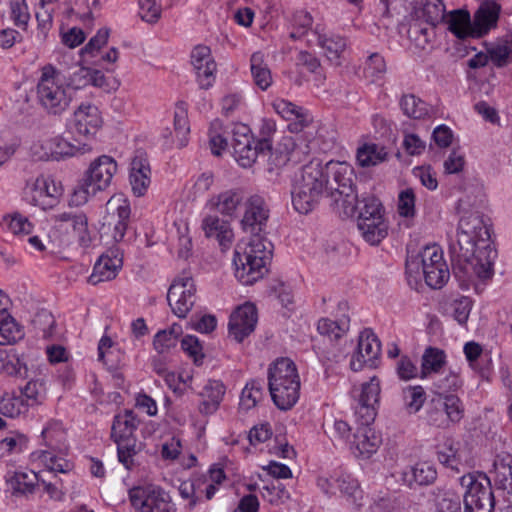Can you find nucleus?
Returning a JSON list of instances; mask_svg holds the SVG:
<instances>
[{
  "label": "nucleus",
  "instance_id": "f257e3e1",
  "mask_svg": "<svg viewBox=\"0 0 512 512\" xmlns=\"http://www.w3.org/2000/svg\"><path fill=\"white\" fill-rule=\"evenodd\" d=\"M453 273L461 282L493 275L497 256L492 246L490 228L479 212L461 217L458 223L457 243L450 246Z\"/></svg>",
  "mask_w": 512,
  "mask_h": 512
},
{
  "label": "nucleus",
  "instance_id": "f03ea898",
  "mask_svg": "<svg viewBox=\"0 0 512 512\" xmlns=\"http://www.w3.org/2000/svg\"><path fill=\"white\" fill-rule=\"evenodd\" d=\"M244 206L241 225L251 237L248 242L242 241L236 245L233 263L238 280L244 285H252L267 273V265L272 259L273 244L260 235L269 218L265 199L255 194L245 201Z\"/></svg>",
  "mask_w": 512,
  "mask_h": 512
},
{
  "label": "nucleus",
  "instance_id": "7ed1b4c3",
  "mask_svg": "<svg viewBox=\"0 0 512 512\" xmlns=\"http://www.w3.org/2000/svg\"><path fill=\"white\" fill-rule=\"evenodd\" d=\"M329 180L324 174L319 159H312L302 167L300 177L295 181L291 191L292 204L300 214H308L320 202L328 189Z\"/></svg>",
  "mask_w": 512,
  "mask_h": 512
},
{
  "label": "nucleus",
  "instance_id": "20e7f679",
  "mask_svg": "<svg viewBox=\"0 0 512 512\" xmlns=\"http://www.w3.org/2000/svg\"><path fill=\"white\" fill-rule=\"evenodd\" d=\"M268 388L274 404L280 410H289L297 403L300 378L291 359L279 358L270 365Z\"/></svg>",
  "mask_w": 512,
  "mask_h": 512
},
{
  "label": "nucleus",
  "instance_id": "39448f33",
  "mask_svg": "<svg viewBox=\"0 0 512 512\" xmlns=\"http://www.w3.org/2000/svg\"><path fill=\"white\" fill-rule=\"evenodd\" d=\"M438 269V277L428 275L429 287L442 288L450 277L447 263L443 258V252L437 245H427L422 250L408 251L406 258V276L411 287L416 286L421 280V271L426 269Z\"/></svg>",
  "mask_w": 512,
  "mask_h": 512
},
{
  "label": "nucleus",
  "instance_id": "423d86ee",
  "mask_svg": "<svg viewBox=\"0 0 512 512\" xmlns=\"http://www.w3.org/2000/svg\"><path fill=\"white\" fill-rule=\"evenodd\" d=\"M117 172L116 161L107 155H102L91 162L82 180L74 189L71 202L76 205L85 204L88 199L99 191L107 189Z\"/></svg>",
  "mask_w": 512,
  "mask_h": 512
},
{
  "label": "nucleus",
  "instance_id": "0eeeda50",
  "mask_svg": "<svg viewBox=\"0 0 512 512\" xmlns=\"http://www.w3.org/2000/svg\"><path fill=\"white\" fill-rule=\"evenodd\" d=\"M64 79L65 77L52 65H46L41 69L37 84V99L50 114H61L69 106L71 95Z\"/></svg>",
  "mask_w": 512,
  "mask_h": 512
},
{
  "label": "nucleus",
  "instance_id": "6e6552de",
  "mask_svg": "<svg viewBox=\"0 0 512 512\" xmlns=\"http://www.w3.org/2000/svg\"><path fill=\"white\" fill-rule=\"evenodd\" d=\"M357 228L362 238L370 245H378L388 235V223L384 207L374 196H365L356 201Z\"/></svg>",
  "mask_w": 512,
  "mask_h": 512
},
{
  "label": "nucleus",
  "instance_id": "1a4fd4ad",
  "mask_svg": "<svg viewBox=\"0 0 512 512\" xmlns=\"http://www.w3.org/2000/svg\"><path fill=\"white\" fill-rule=\"evenodd\" d=\"M329 180L328 189L331 196L339 195L335 202H342L346 214L355 213V203L360 200L354 186L353 168L346 162L329 161L323 167Z\"/></svg>",
  "mask_w": 512,
  "mask_h": 512
},
{
  "label": "nucleus",
  "instance_id": "9d476101",
  "mask_svg": "<svg viewBox=\"0 0 512 512\" xmlns=\"http://www.w3.org/2000/svg\"><path fill=\"white\" fill-rule=\"evenodd\" d=\"M466 489L463 496L464 512H493L495 497L490 479L480 472L468 473L460 478Z\"/></svg>",
  "mask_w": 512,
  "mask_h": 512
},
{
  "label": "nucleus",
  "instance_id": "9b49d317",
  "mask_svg": "<svg viewBox=\"0 0 512 512\" xmlns=\"http://www.w3.org/2000/svg\"><path fill=\"white\" fill-rule=\"evenodd\" d=\"M129 499L139 512H176L169 492L158 485L133 487L129 490Z\"/></svg>",
  "mask_w": 512,
  "mask_h": 512
},
{
  "label": "nucleus",
  "instance_id": "f8f14e48",
  "mask_svg": "<svg viewBox=\"0 0 512 512\" xmlns=\"http://www.w3.org/2000/svg\"><path fill=\"white\" fill-rule=\"evenodd\" d=\"M89 149L90 146L85 141L75 139L74 142H70L59 135L39 140L31 146V152L38 160H60L83 154Z\"/></svg>",
  "mask_w": 512,
  "mask_h": 512
},
{
  "label": "nucleus",
  "instance_id": "ddd939ff",
  "mask_svg": "<svg viewBox=\"0 0 512 512\" xmlns=\"http://www.w3.org/2000/svg\"><path fill=\"white\" fill-rule=\"evenodd\" d=\"M380 391V380L377 377L363 383L360 389H353L354 411L359 423L371 424L375 420Z\"/></svg>",
  "mask_w": 512,
  "mask_h": 512
},
{
  "label": "nucleus",
  "instance_id": "4468645a",
  "mask_svg": "<svg viewBox=\"0 0 512 512\" xmlns=\"http://www.w3.org/2000/svg\"><path fill=\"white\" fill-rule=\"evenodd\" d=\"M131 209L129 201L121 194L113 195L106 203V215L104 216L103 229L111 232L114 242L124 239Z\"/></svg>",
  "mask_w": 512,
  "mask_h": 512
},
{
  "label": "nucleus",
  "instance_id": "2eb2a0df",
  "mask_svg": "<svg viewBox=\"0 0 512 512\" xmlns=\"http://www.w3.org/2000/svg\"><path fill=\"white\" fill-rule=\"evenodd\" d=\"M196 287L189 276L175 279L167 293V301L173 313L184 318L196 302Z\"/></svg>",
  "mask_w": 512,
  "mask_h": 512
},
{
  "label": "nucleus",
  "instance_id": "dca6fc26",
  "mask_svg": "<svg viewBox=\"0 0 512 512\" xmlns=\"http://www.w3.org/2000/svg\"><path fill=\"white\" fill-rule=\"evenodd\" d=\"M232 147L236 161L244 168L251 167L259 154L258 143L254 140L251 129L243 123H236L231 130Z\"/></svg>",
  "mask_w": 512,
  "mask_h": 512
},
{
  "label": "nucleus",
  "instance_id": "f3484780",
  "mask_svg": "<svg viewBox=\"0 0 512 512\" xmlns=\"http://www.w3.org/2000/svg\"><path fill=\"white\" fill-rule=\"evenodd\" d=\"M309 45H318L322 48L327 59L335 64H340V58L347 47L346 39L340 35L327 33L323 25L317 24L311 30V38H307Z\"/></svg>",
  "mask_w": 512,
  "mask_h": 512
},
{
  "label": "nucleus",
  "instance_id": "a211bd4d",
  "mask_svg": "<svg viewBox=\"0 0 512 512\" xmlns=\"http://www.w3.org/2000/svg\"><path fill=\"white\" fill-rule=\"evenodd\" d=\"M258 315L255 305L246 303L239 306L230 316L228 323L229 336L242 342L255 329Z\"/></svg>",
  "mask_w": 512,
  "mask_h": 512
},
{
  "label": "nucleus",
  "instance_id": "6ab92c4d",
  "mask_svg": "<svg viewBox=\"0 0 512 512\" xmlns=\"http://www.w3.org/2000/svg\"><path fill=\"white\" fill-rule=\"evenodd\" d=\"M380 352L381 343L379 339L370 329H365L359 335L357 351L350 361L351 369L360 371L366 364L372 367Z\"/></svg>",
  "mask_w": 512,
  "mask_h": 512
},
{
  "label": "nucleus",
  "instance_id": "aec40b11",
  "mask_svg": "<svg viewBox=\"0 0 512 512\" xmlns=\"http://www.w3.org/2000/svg\"><path fill=\"white\" fill-rule=\"evenodd\" d=\"M191 64L200 88L209 89L215 82L216 63L208 46L198 45L191 52Z\"/></svg>",
  "mask_w": 512,
  "mask_h": 512
},
{
  "label": "nucleus",
  "instance_id": "412c9836",
  "mask_svg": "<svg viewBox=\"0 0 512 512\" xmlns=\"http://www.w3.org/2000/svg\"><path fill=\"white\" fill-rule=\"evenodd\" d=\"M275 112L286 121H289L288 130L292 133H300L313 121L312 116L305 108L285 99H276L272 103Z\"/></svg>",
  "mask_w": 512,
  "mask_h": 512
},
{
  "label": "nucleus",
  "instance_id": "4be33fe9",
  "mask_svg": "<svg viewBox=\"0 0 512 512\" xmlns=\"http://www.w3.org/2000/svg\"><path fill=\"white\" fill-rule=\"evenodd\" d=\"M129 182L135 196H143L151 183V168L147 153L143 150L135 151L130 163Z\"/></svg>",
  "mask_w": 512,
  "mask_h": 512
},
{
  "label": "nucleus",
  "instance_id": "5701e85b",
  "mask_svg": "<svg viewBox=\"0 0 512 512\" xmlns=\"http://www.w3.org/2000/svg\"><path fill=\"white\" fill-rule=\"evenodd\" d=\"M102 125L98 108L92 104H81L74 112L72 129L83 138L94 135Z\"/></svg>",
  "mask_w": 512,
  "mask_h": 512
},
{
  "label": "nucleus",
  "instance_id": "b1692460",
  "mask_svg": "<svg viewBox=\"0 0 512 512\" xmlns=\"http://www.w3.org/2000/svg\"><path fill=\"white\" fill-rule=\"evenodd\" d=\"M245 193L240 188H232L209 198L206 206L223 216L234 218L239 208L245 205Z\"/></svg>",
  "mask_w": 512,
  "mask_h": 512
},
{
  "label": "nucleus",
  "instance_id": "393cba45",
  "mask_svg": "<svg viewBox=\"0 0 512 512\" xmlns=\"http://www.w3.org/2000/svg\"><path fill=\"white\" fill-rule=\"evenodd\" d=\"M381 443V436L370 427V424L360 423V427L354 434L351 448L357 457L368 459L376 453Z\"/></svg>",
  "mask_w": 512,
  "mask_h": 512
},
{
  "label": "nucleus",
  "instance_id": "a878e982",
  "mask_svg": "<svg viewBox=\"0 0 512 512\" xmlns=\"http://www.w3.org/2000/svg\"><path fill=\"white\" fill-rule=\"evenodd\" d=\"M6 484L12 496L27 497L35 492L40 482L39 475L34 471L8 472L5 476Z\"/></svg>",
  "mask_w": 512,
  "mask_h": 512
},
{
  "label": "nucleus",
  "instance_id": "bb28decb",
  "mask_svg": "<svg viewBox=\"0 0 512 512\" xmlns=\"http://www.w3.org/2000/svg\"><path fill=\"white\" fill-rule=\"evenodd\" d=\"M402 481L410 488L431 485L437 479V471L429 462H419L406 467L401 473Z\"/></svg>",
  "mask_w": 512,
  "mask_h": 512
},
{
  "label": "nucleus",
  "instance_id": "cd10ccee",
  "mask_svg": "<svg viewBox=\"0 0 512 512\" xmlns=\"http://www.w3.org/2000/svg\"><path fill=\"white\" fill-rule=\"evenodd\" d=\"M202 229L208 238H216L223 250L229 248L233 239L230 223L217 215H208L202 220Z\"/></svg>",
  "mask_w": 512,
  "mask_h": 512
},
{
  "label": "nucleus",
  "instance_id": "c85d7f7f",
  "mask_svg": "<svg viewBox=\"0 0 512 512\" xmlns=\"http://www.w3.org/2000/svg\"><path fill=\"white\" fill-rule=\"evenodd\" d=\"M226 388L219 380H209L203 387L200 396L203 400L199 404V412L203 415L214 414L225 395Z\"/></svg>",
  "mask_w": 512,
  "mask_h": 512
},
{
  "label": "nucleus",
  "instance_id": "c756f323",
  "mask_svg": "<svg viewBox=\"0 0 512 512\" xmlns=\"http://www.w3.org/2000/svg\"><path fill=\"white\" fill-rule=\"evenodd\" d=\"M61 194V189L53 179L40 176L31 188V201L41 207L51 206L52 202Z\"/></svg>",
  "mask_w": 512,
  "mask_h": 512
},
{
  "label": "nucleus",
  "instance_id": "7c9ffc66",
  "mask_svg": "<svg viewBox=\"0 0 512 512\" xmlns=\"http://www.w3.org/2000/svg\"><path fill=\"white\" fill-rule=\"evenodd\" d=\"M122 267V259L117 255L110 256L103 254L94 265L93 272L89 277L92 285L114 279Z\"/></svg>",
  "mask_w": 512,
  "mask_h": 512
},
{
  "label": "nucleus",
  "instance_id": "2f4dec72",
  "mask_svg": "<svg viewBox=\"0 0 512 512\" xmlns=\"http://www.w3.org/2000/svg\"><path fill=\"white\" fill-rule=\"evenodd\" d=\"M139 425V420L132 410H125L114 417L111 438L113 441H121L135 438L134 433Z\"/></svg>",
  "mask_w": 512,
  "mask_h": 512
},
{
  "label": "nucleus",
  "instance_id": "473e14b6",
  "mask_svg": "<svg viewBox=\"0 0 512 512\" xmlns=\"http://www.w3.org/2000/svg\"><path fill=\"white\" fill-rule=\"evenodd\" d=\"M388 157L386 147L376 143H364L356 151L357 164L362 168L377 166L386 162Z\"/></svg>",
  "mask_w": 512,
  "mask_h": 512
},
{
  "label": "nucleus",
  "instance_id": "72a5a7b5",
  "mask_svg": "<svg viewBox=\"0 0 512 512\" xmlns=\"http://www.w3.org/2000/svg\"><path fill=\"white\" fill-rule=\"evenodd\" d=\"M437 455L441 464L459 471V466L463 463L461 444L459 442L450 438L446 439L441 445Z\"/></svg>",
  "mask_w": 512,
  "mask_h": 512
},
{
  "label": "nucleus",
  "instance_id": "f704fd0d",
  "mask_svg": "<svg viewBox=\"0 0 512 512\" xmlns=\"http://www.w3.org/2000/svg\"><path fill=\"white\" fill-rule=\"evenodd\" d=\"M250 68L254 83L263 91L272 84V75L268 65L264 62V55L255 52L250 58Z\"/></svg>",
  "mask_w": 512,
  "mask_h": 512
},
{
  "label": "nucleus",
  "instance_id": "c9c22d12",
  "mask_svg": "<svg viewBox=\"0 0 512 512\" xmlns=\"http://www.w3.org/2000/svg\"><path fill=\"white\" fill-rule=\"evenodd\" d=\"M444 23L457 38L464 39L471 33L470 14L465 10H453L446 13Z\"/></svg>",
  "mask_w": 512,
  "mask_h": 512
},
{
  "label": "nucleus",
  "instance_id": "e433bc0d",
  "mask_svg": "<svg viewBox=\"0 0 512 512\" xmlns=\"http://www.w3.org/2000/svg\"><path fill=\"white\" fill-rule=\"evenodd\" d=\"M44 444L51 451L62 452L66 449L65 446V432L62 424L58 421H51L42 430L41 433Z\"/></svg>",
  "mask_w": 512,
  "mask_h": 512
},
{
  "label": "nucleus",
  "instance_id": "4c0bfd02",
  "mask_svg": "<svg viewBox=\"0 0 512 512\" xmlns=\"http://www.w3.org/2000/svg\"><path fill=\"white\" fill-rule=\"evenodd\" d=\"M23 337L22 326L9 313L0 318V345L14 344Z\"/></svg>",
  "mask_w": 512,
  "mask_h": 512
},
{
  "label": "nucleus",
  "instance_id": "58836bf2",
  "mask_svg": "<svg viewBox=\"0 0 512 512\" xmlns=\"http://www.w3.org/2000/svg\"><path fill=\"white\" fill-rule=\"evenodd\" d=\"M500 5L496 2L486 1L475 14V24L484 31L494 27L499 18Z\"/></svg>",
  "mask_w": 512,
  "mask_h": 512
},
{
  "label": "nucleus",
  "instance_id": "ea45409f",
  "mask_svg": "<svg viewBox=\"0 0 512 512\" xmlns=\"http://www.w3.org/2000/svg\"><path fill=\"white\" fill-rule=\"evenodd\" d=\"M400 107L402 112L412 119H424L429 114V105L414 94L403 95Z\"/></svg>",
  "mask_w": 512,
  "mask_h": 512
},
{
  "label": "nucleus",
  "instance_id": "a19ab883",
  "mask_svg": "<svg viewBox=\"0 0 512 512\" xmlns=\"http://www.w3.org/2000/svg\"><path fill=\"white\" fill-rule=\"evenodd\" d=\"M426 400V392L422 386H407L402 389V401L409 414H415L423 407Z\"/></svg>",
  "mask_w": 512,
  "mask_h": 512
},
{
  "label": "nucleus",
  "instance_id": "79ce46f5",
  "mask_svg": "<svg viewBox=\"0 0 512 512\" xmlns=\"http://www.w3.org/2000/svg\"><path fill=\"white\" fill-rule=\"evenodd\" d=\"M349 323L350 319L346 315H343L337 321H332L328 318H322L318 321L317 330L320 334L337 340L349 330Z\"/></svg>",
  "mask_w": 512,
  "mask_h": 512
},
{
  "label": "nucleus",
  "instance_id": "37998d69",
  "mask_svg": "<svg viewBox=\"0 0 512 512\" xmlns=\"http://www.w3.org/2000/svg\"><path fill=\"white\" fill-rule=\"evenodd\" d=\"M445 364V354L442 350L428 347L423 356L421 363V378H426L431 373H437Z\"/></svg>",
  "mask_w": 512,
  "mask_h": 512
},
{
  "label": "nucleus",
  "instance_id": "c03bdc74",
  "mask_svg": "<svg viewBox=\"0 0 512 512\" xmlns=\"http://www.w3.org/2000/svg\"><path fill=\"white\" fill-rule=\"evenodd\" d=\"M21 396L24 398L25 405L34 406L41 404L46 396V388L42 381L31 380L21 388Z\"/></svg>",
  "mask_w": 512,
  "mask_h": 512
},
{
  "label": "nucleus",
  "instance_id": "a18cd8bd",
  "mask_svg": "<svg viewBox=\"0 0 512 512\" xmlns=\"http://www.w3.org/2000/svg\"><path fill=\"white\" fill-rule=\"evenodd\" d=\"M263 397V382L259 380H251L246 384L241 393L240 405L242 408L249 410L257 405Z\"/></svg>",
  "mask_w": 512,
  "mask_h": 512
},
{
  "label": "nucleus",
  "instance_id": "49530a36",
  "mask_svg": "<svg viewBox=\"0 0 512 512\" xmlns=\"http://www.w3.org/2000/svg\"><path fill=\"white\" fill-rule=\"evenodd\" d=\"M293 30L289 37L293 40H300L306 36H311L312 16L304 10L296 11L293 15Z\"/></svg>",
  "mask_w": 512,
  "mask_h": 512
},
{
  "label": "nucleus",
  "instance_id": "de8ad7c7",
  "mask_svg": "<svg viewBox=\"0 0 512 512\" xmlns=\"http://www.w3.org/2000/svg\"><path fill=\"white\" fill-rule=\"evenodd\" d=\"M207 482L206 476L195 477L186 481H183L178 490L180 496L189 500L190 508H193L199 501L198 492L200 491L203 484Z\"/></svg>",
  "mask_w": 512,
  "mask_h": 512
},
{
  "label": "nucleus",
  "instance_id": "09e8293b",
  "mask_svg": "<svg viewBox=\"0 0 512 512\" xmlns=\"http://www.w3.org/2000/svg\"><path fill=\"white\" fill-rule=\"evenodd\" d=\"M2 224L9 232L18 237L30 235L33 229L31 222L20 214L3 217Z\"/></svg>",
  "mask_w": 512,
  "mask_h": 512
},
{
  "label": "nucleus",
  "instance_id": "8fccbe9b",
  "mask_svg": "<svg viewBox=\"0 0 512 512\" xmlns=\"http://www.w3.org/2000/svg\"><path fill=\"white\" fill-rule=\"evenodd\" d=\"M422 16L432 26L443 23L446 18V9L443 1L426 0L422 8Z\"/></svg>",
  "mask_w": 512,
  "mask_h": 512
},
{
  "label": "nucleus",
  "instance_id": "3c124183",
  "mask_svg": "<svg viewBox=\"0 0 512 512\" xmlns=\"http://www.w3.org/2000/svg\"><path fill=\"white\" fill-rule=\"evenodd\" d=\"M57 0H40L39 7L35 12L38 22V29L46 35L52 27L53 13L56 8Z\"/></svg>",
  "mask_w": 512,
  "mask_h": 512
},
{
  "label": "nucleus",
  "instance_id": "603ef678",
  "mask_svg": "<svg viewBox=\"0 0 512 512\" xmlns=\"http://www.w3.org/2000/svg\"><path fill=\"white\" fill-rule=\"evenodd\" d=\"M85 217L86 215L82 212L65 211L53 215L52 220L54 222L55 229L58 231L68 232L69 229H72L74 232L79 226L77 223L84 220Z\"/></svg>",
  "mask_w": 512,
  "mask_h": 512
},
{
  "label": "nucleus",
  "instance_id": "864d4df0",
  "mask_svg": "<svg viewBox=\"0 0 512 512\" xmlns=\"http://www.w3.org/2000/svg\"><path fill=\"white\" fill-rule=\"evenodd\" d=\"M494 468L496 486L512 494V460L510 459L508 462L504 460L495 462Z\"/></svg>",
  "mask_w": 512,
  "mask_h": 512
},
{
  "label": "nucleus",
  "instance_id": "5fc2aeb1",
  "mask_svg": "<svg viewBox=\"0 0 512 512\" xmlns=\"http://www.w3.org/2000/svg\"><path fill=\"white\" fill-rule=\"evenodd\" d=\"M426 420L430 425L446 428L449 426L450 422L447 417V413L444 411L442 407V403L438 399V397L433 398L426 410Z\"/></svg>",
  "mask_w": 512,
  "mask_h": 512
},
{
  "label": "nucleus",
  "instance_id": "6e6d98bb",
  "mask_svg": "<svg viewBox=\"0 0 512 512\" xmlns=\"http://www.w3.org/2000/svg\"><path fill=\"white\" fill-rule=\"evenodd\" d=\"M438 399L442 403L444 411L447 413L449 422H459L463 417V407L461 400L454 394H445L438 396Z\"/></svg>",
  "mask_w": 512,
  "mask_h": 512
},
{
  "label": "nucleus",
  "instance_id": "4d7b16f0",
  "mask_svg": "<svg viewBox=\"0 0 512 512\" xmlns=\"http://www.w3.org/2000/svg\"><path fill=\"white\" fill-rule=\"evenodd\" d=\"M136 442V438L115 441L117 444L118 460L129 470L133 467L134 456L138 452Z\"/></svg>",
  "mask_w": 512,
  "mask_h": 512
},
{
  "label": "nucleus",
  "instance_id": "13d9d810",
  "mask_svg": "<svg viewBox=\"0 0 512 512\" xmlns=\"http://www.w3.org/2000/svg\"><path fill=\"white\" fill-rule=\"evenodd\" d=\"M276 132V123L272 119L264 118L261 120L259 128L260 138L257 140L258 149L261 154H266L272 149V137Z\"/></svg>",
  "mask_w": 512,
  "mask_h": 512
},
{
  "label": "nucleus",
  "instance_id": "bf43d9fd",
  "mask_svg": "<svg viewBox=\"0 0 512 512\" xmlns=\"http://www.w3.org/2000/svg\"><path fill=\"white\" fill-rule=\"evenodd\" d=\"M386 73V62L379 53H372L366 60L364 75L372 82L383 78Z\"/></svg>",
  "mask_w": 512,
  "mask_h": 512
},
{
  "label": "nucleus",
  "instance_id": "052dcab7",
  "mask_svg": "<svg viewBox=\"0 0 512 512\" xmlns=\"http://www.w3.org/2000/svg\"><path fill=\"white\" fill-rule=\"evenodd\" d=\"M263 498L271 504L283 503L290 498L289 491L278 480L272 481L263 487L261 492Z\"/></svg>",
  "mask_w": 512,
  "mask_h": 512
},
{
  "label": "nucleus",
  "instance_id": "680f3d73",
  "mask_svg": "<svg viewBox=\"0 0 512 512\" xmlns=\"http://www.w3.org/2000/svg\"><path fill=\"white\" fill-rule=\"evenodd\" d=\"M10 16L17 27L26 29L30 20V13L26 0H11Z\"/></svg>",
  "mask_w": 512,
  "mask_h": 512
},
{
  "label": "nucleus",
  "instance_id": "e2e57ef3",
  "mask_svg": "<svg viewBox=\"0 0 512 512\" xmlns=\"http://www.w3.org/2000/svg\"><path fill=\"white\" fill-rule=\"evenodd\" d=\"M54 451L43 450L40 452L39 459L50 472L66 473L70 470V463L64 458L57 457Z\"/></svg>",
  "mask_w": 512,
  "mask_h": 512
},
{
  "label": "nucleus",
  "instance_id": "0e129e2a",
  "mask_svg": "<svg viewBox=\"0 0 512 512\" xmlns=\"http://www.w3.org/2000/svg\"><path fill=\"white\" fill-rule=\"evenodd\" d=\"M26 408L21 397L5 395L0 399V413L7 417H16Z\"/></svg>",
  "mask_w": 512,
  "mask_h": 512
},
{
  "label": "nucleus",
  "instance_id": "69168bd1",
  "mask_svg": "<svg viewBox=\"0 0 512 512\" xmlns=\"http://www.w3.org/2000/svg\"><path fill=\"white\" fill-rule=\"evenodd\" d=\"M415 193L412 188L402 190L398 195V212L403 217H413L415 215Z\"/></svg>",
  "mask_w": 512,
  "mask_h": 512
},
{
  "label": "nucleus",
  "instance_id": "338daca9",
  "mask_svg": "<svg viewBox=\"0 0 512 512\" xmlns=\"http://www.w3.org/2000/svg\"><path fill=\"white\" fill-rule=\"evenodd\" d=\"M435 512H461L460 497L452 492H444L436 499Z\"/></svg>",
  "mask_w": 512,
  "mask_h": 512
},
{
  "label": "nucleus",
  "instance_id": "774afa93",
  "mask_svg": "<svg viewBox=\"0 0 512 512\" xmlns=\"http://www.w3.org/2000/svg\"><path fill=\"white\" fill-rule=\"evenodd\" d=\"M493 64L497 67H505L512 61V49L498 42L488 50Z\"/></svg>",
  "mask_w": 512,
  "mask_h": 512
}]
</instances>
